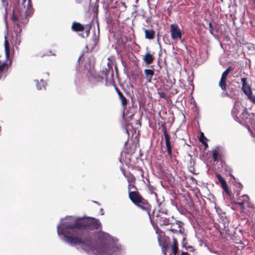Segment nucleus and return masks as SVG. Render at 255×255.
<instances>
[{
	"label": "nucleus",
	"instance_id": "obj_6",
	"mask_svg": "<svg viewBox=\"0 0 255 255\" xmlns=\"http://www.w3.org/2000/svg\"><path fill=\"white\" fill-rule=\"evenodd\" d=\"M167 212L166 209L162 210L161 209L158 213L155 215V212L153 211L151 215L152 220H155L156 223L161 226L169 225L170 224L169 219L164 216V215H167Z\"/></svg>",
	"mask_w": 255,
	"mask_h": 255
},
{
	"label": "nucleus",
	"instance_id": "obj_14",
	"mask_svg": "<svg viewBox=\"0 0 255 255\" xmlns=\"http://www.w3.org/2000/svg\"><path fill=\"white\" fill-rule=\"evenodd\" d=\"M158 240L163 255H167L166 251L168 249L169 241H166L165 239L163 241L159 237L158 238Z\"/></svg>",
	"mask_w": 255,
	"mask_h": 255
},
{
	"label": "nucleus",
	"instance_id": "obj_23",
	"mask_svg": "<svg viewBox=\"0 0 255 255\" xmlns=\"http://www.w3.org/2000/svg\"><path fill=\"white\" fill-rule=\"evenodd\" d=\"M199 140L203 144H204L205 146H207V139L205 136L204 133L201 132L200 133V135L199 137Z\"/></svg>",
	"mask_w": 255,
	"mask_h": 255
},
{
	"label": "nucleus",
	"instance_id": "obj_34",
	"mask_svg": "<svg viewBox=\"0 0 255 255\" xmlns=\"http://www.w3.org/2000/svg\"><path fill=\"white\" fill-rule=\"evenodd\" d=\"M243 200V198L242 197V196H240L238 199H237V201H242V200Z\"/></svg>",
	"mask_w": 255,
	"mask_h": 255
},
{
	"label": "nucleus",
	"instance_id": "obj_10",
	"mask_svg": "<svg viewBox=\"0 0 255 255\" xmlns=\"http://www.w3.org/2000/svg\"><path fill=\"white\" fill-rule=\"evenodd\" d=\"M184 224L180 221H176L175 223H172L169 231L173 233H180L183 234L184 232V228L183 227Z\"/></svg>",
	"mask_w": 255,
	"mask_h": 255
},
{
	"label": "nucleus",
	"instance_id": "obj_22",
	"mask_svg": "<svg viewBox=\"0 0 255 255\" xmlns=\"http://www.w3.org/2000/svg\"><path fill=\"white\" fill-rule=\"evenodd\" d=\"M46 83L43 80H41L39 82L36 83V87L38 90H42L43 89L46 90Z\"/></svg>",
	"mask_w": 255,
	"mask_h": 255
},
{
	"label": "nucleus",
	"instance_id": "obj_25",
	"mask_svg": "<svg viewBox=\"0 0 255 255\" xmlns=\"http://www.w3.org/2000/svg\"><path fill=\"white\" fill-rule=\"evenodd\" d=\"M220 155L219 152L217 150H215L213 151V159L214 161H216L219 158Z\"/></svg>",
	"mask_w": 255,
	"mask_h": 255
},
{
	"label": "nucleus",
	"instance_id": "obj_2",
	"mask_svg": "<svg viewBox=\"0 0 255 255\" xmlns=\"http://www.w3.org/2000/svg\"><path fill=\"white\" fill-rule=\"evenodd\" d=\"M31 15H28L27 13L21 8L13 10L11 19L13 22V30L15 33L16 39L20 38V33L23 26L28 22V18Z\"/></svg>",
	"mask_w": 255,
	"mask_h": 255
},
{
	"label": "nucleus",
	"instance_id": "obj_27",
	"mask_svg": "<svg viewBox=\"0 0 255 255\" xmlns=\"http://www.w3.org/2000/svg\"><path fill=\"white\" fill-rule=\"evenodd\" d=\"M135 169L139 172V173L140 175L141 178H144V176H143L144 172H143V170L141 169V168H140L138 167H136L135 168Z\"/></svg>",
	"mask_w": 255,
	"mask_h": 255
},
{
	"label": "nucleus",
	"instance_id": "obj_11",
	"mask_svg": "<svg viewBox=\"0 0 255 255\" xmlns=\"http://www.w3.org/2000/svg\"><path fill=\"white\" fill-rule=\"evenodd\" d=\"M18 8L24 10L28 15H32L33 13L31 0H23L22 6Z\"/></svg>",
	"mask_w": 255,
	"mask_h": 255
},
{
	"label": "nucleus",
	"instance_id": "obj_26",
	"mask_svg": "<svg viewBox=\"0 0 255 255\" xmlns=\"http://www.w3.org/2000/svg\"><path fill=\"white\" fill-rule=\"evenodd\" d=\"M157 94L159 95L160 98L163 99L164 100H167L168 98L166 94L162 91H158Z\"/></svg>",
	"mask_w": 255,
	"mask_h": 255
},
{
	"label": "nucleus",
	"instance_id": "obj_9",
	"mask_svg": "<svg viewBox=\"0 0 255 255\" xmlns=\"http://www.w3.org/2000/svg\"><path fill=\"white\" fill-rule=\"evenodd\" d=\"M170 33L171 37L174 40L177 39H181L182 38V33L181 29L177 24H171Z\"/></svg>",
	"mask_w": 255,
	"mask_h": 255
},
{
	"label": "nucleus",
	"instance_id": "obj_37",
	"mask_svg": "<svg viewBox=\"0 0 255 255\" xmlns=\"http://www.w3.org/2000/svg\"><path fill=\"white\" fill-rule=\"evenodd\" d=\"M254 1H255V0H254Z\"/></svg>",
	"mask_w": 255,
	"mask_h": 255
},
{
	"label": "nucleus",
	"instance_id": "obj_33",
	"mask_svg": "<svg viewBox=\"0 0 255 255\" xmlns=\"http://www.w3.org/2000/svg\"><path fill=\"white\" fill-rule=\"evenodd\" d=\"M94 46H96L98 43V40L97 39H95L94 40Z\"/></svg>",
	"mask_w": 255,
	"mask_h": 255
},
{
	"label": "nucleus",
	"instance_id": "obj_13",
	"mask_svg": "<svg viewBox=\"0 0 255 255\" xmlns=\"http://www.w3.org/2000/svg\"><path fill=\"white\" fill-rule=\"evenodd\" d=\"M135 182L132 183H128V197L131 199V196L132 195L133 196L134 195H136L137 194H139L140 193L137 191V187L135 185Z\"/></svg>",
	"mask_w": 255,
	"mask_h": 255
},
{
	"label": "nucleus",
	"instance_id": "obj_19",
	"mask_svg": "<svg viewBox=\"0 0 255 255\" xmlns=\"http://www.w3.org/2000/svg\"><path fill=\"white\" fill-rule=\"evenodd\" d=\"M145 37L148 39H153L154 38L155 32L153 29H144Z\"/></svg>",
	"mask_w": 255,
	"mask_h": 255
},
{
	"label": "nucleus",
	"instance_id": "obj_36",
	"mask_svg": "<svg viewBox=\"0 0 255 255\" xmlns=\"http://www.w3.org/2000/svg\"><path fill=\"white\" fill-rule=\"evenodd\" d=\"M136 3H137L138 2V0H134Z\"/></svg>",
	"mask_w": 255,
	"mask_h": 255
},
{
	"label": "nucleus",
	"instance_id": "obj_30",
	"mask_svg": "<svg viewBox=\"0 0 255 255\" xmlns=\"http://www.w3.org/2000/svg\"><path fill=\"white\" fill-rule=\"evenodd\" d=\"M4 44H5V49L6 52L7 53H8L9 52V44H8V42L7 40H5Z\"/></svg>",
	"mask_w": 255,
	"mask_h": 255
},
{
	"label": "nucleus",
	"instance_id": "obj_12",
	"mask_svg": "<svg viewBox=\"0 0 255 255\" xmlns=\"http://www.w3.org/2000/svg\"><path fill=\"white\" fill-rule=\"evenodd\" d=\"M242 197L243 198V200L242 201H234V203L236 205H238L240 206V208L242 210H244L245 209V204H246L248 205V207L250 208H252V205L250 204V203L249 202L250 198L247 195H243L242 196Z\"/></svg>",
	"mask_w": 255,
	"mask_h": 255
},
{
	"label": "nucleus",
	"instance_id": "obj_21",
	"mask_svg": "<svg viewBox=\"0 0 255 255\" xmlns=\"http://www.w3.org/2000/svg\"><path fill=\"white\" fill-rule=\"evenodd\" d=\"M171 248L173 254L174 255H177L178 250V242L175 237L173 238V244L171 246Z\"/></svg>",
	"mask_w": 255,
	"mask_h": 255
},
{
	"label": "nucleus",
	"instance_id": "obj_7",
	"mask_svg": "<svg viewBox=\"0 0 255 255\" xmlns=\"http://www.w3.org/2000/svg\"><path fill=\"white\" fill-rule=\"evenodd\" d=\"M162 131L165 139V146L167 154L170 159L173 157V153L176 150L174 147V143L170 141V135L168 134L166 127L165 125H162Z\"/></svg>",
	"mask_w": 255,
	"mask_h": 255
},
{
	"label": "nucleus",
	"instance_id": "obj_24",
	"mask_svg": "<svg viewBox=\"0 0 255 255\" xmlns=\"http://www.w3.org/2000/svg\"><path fill=\"white\" fill-rule=\"evenodd\" d=\"M222 188L224 189V191L228 194V195H230V191L228 189V185L226 183V181H224V182L222 183L221 184Z\"/></svg>",
	"mask_w": 255,
	"mask_h": 255
},
{
	"label": "nucleus",
	"instance_id": "obj_1",
	"mask_svg": "<svg viewBox=\"0 0 255 255\" xmlns=\"http://www.w3.org/2000/svg\"><path fill=\"white\" fill-rule=\"evenodd\" d=\"M101 228L99 220L88 218L76 221L74 223L65 222L57 228L58 233L63 235L65 241L73 246H80L83 250L92 251L95 255H112L113 248L108 244H100L94 248V243L88 229L98 230Z\"/></svg>",
	"mask_w": 255,
	"mask_h": 255
},
{
	"label": "nucleus",
	"instance_id": "obj_4",
	"mask_svg": "<svg viewBox=\"0 0 255 255\" xmlns=\"http://www.w3.org/2000/svg\"><path fill=\"white\" fill-rule=\"evenodd\" d=\"M130 196H131V199H130V201L136 207L146 213L150 219L152 220L151 215L150 214L151 206L148 201L144 199L140 194L136 195H134V196H133L132 195Z\"/></svg>",
	"mask_w": 255,
	"mask_h": 255
},
{
	"label": "nucleus",
	"instance_id": "obj_5",
	"mask_svg": "<svg viewBox=\"0 0 255 255\" xmlns=\"http://www.w3.org/2000/svg\"><path fill=\"white\" fill-rule=\"evenodd\" d=\"M234 70V67L229 66L222 73L218 86L222 91L221 96L222 97H231L230 94L227 92V79L231 71Z\"/></svg>",
	"mask_w": 255,
	"mask_h": 255
},
{
	"label": "nucleus",
	"instance_id": "obj_32",
	"mask_svg": "<svg viewBox=\"0 0 255 255\" xmlns=\"http://www.w3.org/2000/svg\"><path fill=\"white\" fill-rule=\"evenodd\" d=\"M181 255H189V254L188 253H187V252H182L181 253Z\"/></svg>",
	"mask_w": 255,
	"mask_h": 255
},
{
	"label": "nucleus",
	"instance_id": "obj_28",
	"mask_svg": "<svg viewBox=\"0 0 255 255\" xmlns=\"http://www.w3.org/2000/svg\"><path fill=\"white\" fill-rule=\"evenodd\" d=\"M216 176L218 180L220 182L221 184L225 181V180L223 178V177L222 176L221 174L217 173L216 174Z\"/></svg>",
	"mask_w": 255,
	"mask_h": 255
},
{
	"label": "nucleus",
	"instance_id": "obj_17",
	"mask_svg": "<svg viewBox=\"0 0 255 255\" xmlns=\"http://www.w3.org/2000/svg\"><path fill=\"white\" fill-rule=\"evenodd\" d=\"M121 170L124 176L126 178L128 183L135 182V177L131 173H126L124 169H122Z\"/></svg>",
	"mask_w": 255,
	"mask_h": 255
},
{
	"label": "nucleus",
	"instance_id": "obj_35",
	"mask_svg": "<svg viewBox=\"0 0 255 255\" xmlns=\"http://www.w3.org/2000/svg\"><path fill=\"white\" fill-rule=\"evenodd\" d=\"M49 53H51V55H55V54H54V53H52V52H51V51H49Z\"/></svg>",
	"mask_w": 255,
	"mask_h": 255
},
{
	"label": "nucleus",
	"instance_id": "obj_15",
	"mask_svg": "<svg viewBox=\"0 0 255 255\" xmlns=\"http://www.w3.org/2000/svg\"><path fill=\"white\" fill-rule=\"evenodd\" d=\"M71 29L75 32H82L85 30V26L79 22L74 21L72 23Z\"/></svg>",
	"mask_w": 255,
	"mask_h": 255
},
{
	"label": "nucleus",
	"instance_id": "obj_8",
	"mask_svg": "<svg viewBox=\"0 0 255 255\" xmlns=\"http://www.w3.org/2000/svg\"><path fill=\"white\" fill-rule=\"evenodd\" d=\"M242 90L248 98L254 104H255V96L253 95L252 88L248 83L246 78H242Z\"/></svg>",
	"mask_w": 255,
	"mask_h": 255
},
{
	"label": "nucleus",
	"instance_id": "obj_31",
	"mask_svg": "<svg viewBox=\"0 0 255 255\" xmlns=\"http://www.w3.org/2000/svg\"><path fill=\"white\" fill-rule=\"evenodd\" d=\"M209 28H210L209 30H210V33L213 35V31L214 28H213V26L211 22L209 23Z\"/></svg>",
	"mask_w": 255,
	"mask_h": 255
},
{
	"label": "nucleus",
	"instance_id": "obj_20",
	"mask_svg": "<svg viewBox=\"0 0 255 255\" xmlns=\"http://www.w3.org/2000/svg\"><path fill=\"white\" fill-rule=\"evenodd\" d=\"M143 59L146 64L149 65L153 62L154 57L149 52H147L145 54Z\"/></svg>",
	"mask_w": 255,
	"mask_h": 255
},
{
	"label": "nucleus",
	"instance_id": "obj_3",
	"mask_svg": "<svg viewBox=\"0 0 255 255\" xmlns=\"http://www.w3.org/2000/svg\"><path fill=\"white\" fill-rule=\"evenodd\" d=\"M232 114L236 120L241 124H248L250 122V115L247 112V109L239 101L235 103Z\"/></svg>",
	"mask_w": 255,
	"mask_h": 255
},
{
	"label": "nucleus",
	"instance_id": "obj_29",
	"mask_svg": "<svg viewBox=\"0 0 255 255\" xmlns=\"http://www.w3.org/2000/svg\"><path fill=\"white\" fill-rule=\"evenodd\" d=\"M216 176L218 180L220 182L221 184L225 181V180L223 178V177L222 176L221 174L217 173L216 174Z\"/></svg>",
	"mask_w": 255,
	"mask_h": 255
},
{
	"label": "nucleus",
	"instance_id": "obj_18",
	"mask_svg": "<svg viewBox=\"0 0 255 255\" xmlns=\"http://www.w3.org/2000/svg\"><path fill=\"white\" fill-rule=\"evenodd\" d=\"M144 74L146 81L150 83L151 82L152 78L154 75V69H145Z\"/></svg>",
	"mask_w": 255,
	"mask_h": 255
},
{
	"label": "nucleus",
	"instance_id": "obj_16",
	"mask_svg": "<svg viewBox=\"0 0 255 255\" xmlns=\"http://www.w3.org/2000/svg\"><path fill=\"white\" fill-rule=\"evenodd\" d=\"M115 90L121 100L123 107L125 108L128 104V99L124 96L117 87H115Z\"/></svg>",
	"mask_w": 255,
	"mask_h": 255
}]
</instances>
